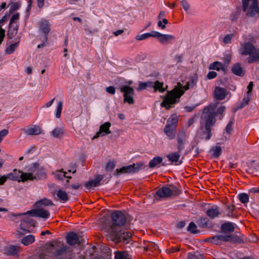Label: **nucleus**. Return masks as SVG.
<instances>
[{"instance_id": "f257e3e1", "label": "nucleus", "mask_w": 259, "mask_h": 259, "mask_svg": "<svg viewBox=\"0 0 259 259\" xmlns=\"http://www.w3.org/2000/svg\"><path fill=\"white\" fill-rule=\"evenodd\" d=\"M111 218L112 225L107 230L109 238L115 242L128 243L131 241V234L117 228L125 224L126 221L125 214L120 211L114 210L111 214Z\"/></svg>"}, {"instance_id": "f03ea898", "label": "nucleus", "mask_w": 259, "mask_h": 259, "mask_svg": "<svg viewBox=\"0 0 259 259\" xmlns=\"http://www.w3.org/2000/svg\"><path fill=\"white\" fill-rule=\"evenodd\" d=\"M214 114L212 107L203 109L198 130V135L201 139L207 141L211 138L212 127L216 122Z\"/></svg>"}, {"instance_id": "7ed1b4c3", "label": "nucleus", "mask_w": 259, "mask_h": 259, "mask_svg": "<svg viewBox=\"0 0 259 259\" xmlns=\"http://www.w3.org/2000/svg\"><path fill=\"white\" fill-rule=\"evenodd\" d=\"M189 89V83L183 86L179 82L177 87H176L170 91H167L163 101L160 104L161 106L164 107L166 109L169 110L172 107V105L175 104L180 101V97L184 94L185 91Z\"/></svg>"}, {"instance_id": "20e7f679", "label": "nucleus", "mask_w": 259, "mask_h": 259, "mask_svg": "<svg viewBox=\"0 0 259 259\" xmlns=\"http://www.w3.org/2000/svg\"><path fill=\"white\" fill-rule=\"evenodd\" d=\"M189 89V83L183 86L179 82L177 87H176L170 91H167L163 101L160 104L161 106L164 107L166 109L169 110L172 107V105L175 104L180 101V97L184 94L185 91Z\"/></svg>"}, {"instance_id": "39448f33", "label": "nucleus", "mask_w": 259, "mask_h": 259, "mask_svg": "<svg viewBox=\"0 0 259 259\" xmlns=\"http://www.w3.org/2000/svg\"><path fill=\"white\" fill-rule=\"evenodd\" d=\"M239 53L242 56H248L247 60L249 64L259 61V49L250 42L241 43Z\"/></svg>"}, {"instance_id": "423d86ee", "label": "nucleus", "mask_w": 259, "mask_h": 259, "mask_svg": "<svg viewBox=\"0 0 259 259\" xmlns=\"http://www.w3.org/2000/svg\"><path fill=\"white\" fill-rule=\"evenodd\" d=\"M55 251L54 254L57 259H71V251L70 247L60 242H56L51 245Z\"/></svg>"}, {"instance_id": "0eeeda50", "label": "nucleus", "mask_w": 259, "mask_h": 259, "mask_svg": "<svg viewBox=\"0 0 259 259\" xmlns=\"http://www.w3.org/2000/svg\"><path fill=\"white\" fill-rule=\"evenodd\" d=\"M242 4L243 11L246 12V17H253L257 15L259 18L257 0H242Z\"/></svg>"}, {"instance_id": "6e6552de", "label": "nucleus", "mask_w": 259, "mask_h": 259, "mask_svg": "<svg viewBox=\"0 0 259 259\" xmlns=\"http://www.w3.org/2000/svg\"><path fill=\"white\" fill-rule=\"evenodd\" d=\"M30 172L26 174L25 176L28 177V180L32 181L33 180H38L45 179L47 175L43 167H40L37 162L33 163L29 169Z\"/></svg>"}, {"instance_id": "1a4fd4ad", "label": "nucleus", "mask_w": 259, "mask_h": 259, "mask_svg": "<svg viewBox=\"0 0 259 259\" xmlns=\"http://www.w3.org/2000/svg\"><path fill=\"white\" fill-rule=\"evenodd\" d=\"M181 193V191L174 185H170L169 187H162L156 191L155 198H165L170 196H178Z\"/></svg>"}, {"instance_id": "9d476101", "label": "nucleus", "mask_w": 259, "mask_h": 259, "mask_svg": "<svg viewBox=\"0 0 259 259\" xmlns=\"http://www.w3.org/2000/svg\"><path fill=\"white\" fill-rule=\"evenodd\" d=\"M208 239L211 243L216 245H221L223 242H226L236 243L240 241V239L238 237L232 235H215Z\"/></svg>"}, {"instance_id": "9b49d317", "label": "nucleus", "mask_w": 259, "mask_h": 259, "mask_svg": "<svg viewBox=\"0 0 259 259\" xmlns=\"http://www.w3.org/2000/svg\"><path fill=\"white\" fill-rule=\"evenodd\" d=\"M120 90L123 93L124 102L133 104L134 103L133 96L135 95L134 89L128 85H123L120 88Z\"/></svg>"}, {"instance_id": "f8f14e48", "label": "nucleus", "mask_w": 259, "mask_h": 259, "mask_svg": "<svg viewBox=\"0 0 259 259\" xmlns=\"http://www.w3.org/2000/svg\"><path fill=\"white\" fill-rule=\"evenodd\" d=\"M27 214H30L32 217H37L46 219H48L50 215V213L48 210H45L43 208H39L38 207L37 209L28 211L26 213L18 214L13 213L12 215L17 217L26 215Z\"/></svg>"}, {"instance_id": "ddd939ff", "label": "nucleus", "mask_w": 259, "mask_h": 259, "mask_svg": "<svg viewBox=\"0 0 259 259\" xmlns=\"http://www.w3.org/2000/svg\"><path fill=\"white\" fill-rule=\"evenodd\" d=\"M26 174H27V173L23 172L21 170L14 169L13 172L9 174L7 177L8 179H10L13 181H18V182L21 181L22 182H25L28 180V179H27L28 177L26 176Z\"/></svg>"}, {"instance_id": "4468645a", "label": "nucleus", "mask_w": 259, "mask_h": 259, "mask_svg": "<svg viewBox=\"0 0 259 259\" xmlns=\"http://www.w3.org/2000/svg\"><path fill=\"white\" fill-rule=\"evenodd\" d=\"M155 38H157L158 40L163 45L172 43L175 40V36L170 34H162L159 32L155 31Z\"/></svg>"}, {"instance_id": "2eb2a0df", "label": "nucleus", "mask_w": 259, "mask_h": 259, "mask_svg": "<svg viewBox=\"0 0 259 259\" xmlns=\"http://www.w3.org/2000/svg\"><path fill=\"white\" fill-rule=\"evenodd\" d=\"M143 165L142 163H134L125 166H123L119 169H116L118 173H131L136 172L139 171L140 168Z\"/></svg>"}, {"instance_id": "dca6fc26", "label": "nucleus", "mask_w": 259, "mask_h": 259, "mask_svg": "<svg viewBox=\"0 0 259 259\" xmlns=\"http://www.w3.org/2000/svg\"><path fill=\"white\" fill-rule=\"evenodd\" d=\"M21 250V248L19 246L10 245L4 247L3 253L8 256H18Z\"/></svg>"}, {"instance_id": "f3484780", "label": "nucleus", "mask_w": 259, "mask_h": 259, "mask_svg": "<svg viewBox=\"0 0 259 259\" xmlns=\"http://www.w3.org/2000/svg\"><path fill=\"white\" fill-rule=\"evenodd\" d=\"M111 123L109 122H106L100 126L99 131L96 133V135L93 137V139L98 138L100 137H103L111 133L109 128Z\"/></svg>"}, {"instance_id": "a211bd4d", "label": "nucleus", "mask_w": 259, "mask_h": 259, "mask_svg": "<svg viewBox=\"0 0 259 259\" xmlns=\"http://www.w3.org/2000/svg\"><path fill=\"white\" fill-rule=\"evenodd\" d=\"M39 30L44 33V36H48L51 30V24L47 20H41L38 23Z\"/></svg>"}, {"instance_id": "6ab92c4d", "label": "nucleus", "mask_w": 259, "mask_h": 259, "mask_svg": "<svg viewBox=\"0 0 259 259\" xmlns=\"http://www.w3.org/2000/svg\"><path fill=\"white\" fill-rule=\"evenodd\" d=\"M227 95V90L223 88L217 87L214 91V98L219 100L224 99Z\"/></svg>"}, {"instance_id": "aec40b11", "label": "nucleus", "mask_w": 259, "mask_h": 259, "mask_svg": "<svg viewBox=\"0 0 259 259\" xmlns=\"http://www.w3.org/2000/svg\"><path fill=\"white\" fill-rule=\"evenodd\" d=\"M103 179V176L99 175L96 177L94 180L89 181L84 184V186L87 189H90L92 187H95L100 185L101 181Z\"/></svg>"}, {"instance_id": "412c9836", "label": "nucleus", "mask_w": 259, "mask_h": 259, "mask_svg": "<svg viewBox=\"0 0 259 259\" xmlns=\"http://www.w3.org/2000/svg\"><path fill=\"white\" fill-rule=\"evenodd\" d=\"M206 213L210 219H213L218 217L221 213L219 207L217 205H213L207 210Z\"/></svg>"}, {"instance_id": "4be33fe9", "label": "nucleus", "mask_w": 259, "mask_h": 259, "mask_svg": "<svg viewBox=\"0 0 259 259\" xmlns=\"http://www.w3.org/2000/svg\"><path fill=\"white\" fill-rule=\"evenodd\" d=\"M67 242L70 245H73L76 244H80L79 238L76 233L71 232L67 236Z\"/></svg>"}, {"instance_id": "5701e85b", "label": "nucleus", "mask_w": 259, "mask_h": 259, "mask_svg": "<svg viewBox=\"0 0 259 259\" xmlns=\"http://www.w3.org/2000/svg\"><path fill=\"white\" fill-rule=\"evenodd\" d=\"M24 133L27 135H38L41 132V130L40 126L34 125L27 129L24 130Z\"/></svg>"}, {"instance_id": "b1692460", "label": "nucleus", "mask_w": 259, "mask_h": 259, "mask_svg": "<svg viewBox=\"0 0 259 259\" xmlns=\"http://www.w3.org/2000/svg\"><path fill=\"white\" fill-rule=\"evenodd\" d=\"M217 104L210 105L207 107H205L204 108H208L212 107V108L214 110V118L215 119V117L219 115H222L223 113L224 112L226 107L225 106L221 105L219 107H217Z\"/></svg>"}, {"instance_id": "393cba45", "label": "nucleus", "mask_w": 259, "mask_h": 259, "mask_svg": "<svg viewBox=\"0 0 259 259\" xmlns=\"http://www.w3.org/2000/svg\"><path fill=\"white\" fill-rule=\"evenodd\" d=\"M221 230L225 233L233 232L235 230L234 225L231 222L225 223L221 225Z\"/></svg>"}, {"instance_id": "a878e982", "label": "nucleus", "mask_w": 259, "mask_h": 259, "mask_svg": "<svg viewBox=\"0 0 259 259\" xmlns=\"http://www.w3.org/2000/svg\"><path fill=\"white\" fill-rule=\"evenodd\" d=\"M164 133L169 140H172L175 138L176 128L165 125L164 128Z\"/></svg>"}, {"instance_id": "bb28decb", "label": "nucleus", "mask_w": 259, "mask_h": 259, "mask_svg": "<svg viewBox=\"0 0 259 259\" xmlns=\"http://www.w3.org/2000/svg\"><path fill=\"white\" fill-rule=\"evenodd\" d=\"M179 118L176 114L171 115L167 121L166 126L177 128Z\"/></svg>"}, {"instance_id": "cd10ccee", "label": "nucleus", "mask_w": 259, "mask_h": 259, "mask_svg": "<svg viewBox=\"0 0 259 259\" xmlns=\"http://www.w3.org/2000/svg\"><path fill=\"white\" fill-rule=\"evenodd\" d=\"M32 219L27 217L26 219H23L21 223L20 224V231H19L18 232L20 234H23V232H29V230H27L25 229V226L24 225L25 223H27L28 224L32 225Z\"/></svg>"}, {"instance_id": "c85d7f7f", "label": "nucleus", "mask_w": 259, "mask_h": 259, "mask_svg": "<svg viewBox=\"0 0 259 259\" xmlns=\"http://www.w3.org/2000/svg\"><path fill=\"white\" fill-rule=\"evenodd\" d=\"M64 132L63 127H56L51 132V135L55 138L60 139L63 136Z\"/></svg>"}, {"instance_id": "c756f323", "label": "nucleus", "mask_w": 259, "mask_h": 259, "mask_svg": "<svg viewBox=\"0 0 259 259\" xmlns=\"http://www.w3.org/2000/svg\"><path fill=\"white\" fill-rule=\"evenodd\" d=\"M180 156V153L178 152H172L166 155V157L168 158V160L170 161L171 163L175 164L179 162Z\"/></svg>"}, {"instance_id": "7c9ffc66", "label": "nucleus", "mask_w": 259, "mask_h": 259, "mask_svg": "<svg viewBox=\"0 0 259 259\" xmlns=\"http://www.w3.org/2000/svg\"><path fill=\"white\" fill-rule=\"evenodd\" d=\"M232 71L234 74L238 76H242L244 74L241 65L239 63L234 64L232 68Z\"/></svg>"}, {"instance_id": "2f4dec72", "label": "nucleus", "mask_w": 259, "mask_h": 259, "mask_svg": "<svg viewBox=\"0 0 259 259\" xmlns=\"http://www.w3.org/2000/svg\"><path fill=\"white\" fill-rule=\"evenodd\" d=\"M35 205L36 207H39L42 205L51 206L53 205V202L50 199L47 198H44L37 201Z\"/></svg>"}, {"instance_id": "473e14b6", "label": "nucleus", "mask_w": 259, "mask_h": 259, "mask_svg": "<svg viewBox=\"0 0 259 259\" xmlns=\"http://www.w3.org/2000/svg\"><path fill=\"white\" fill-rule=\"evenodd\" d=\"M66 172L64 171L63 168L60 170H57L53 172V175L54 176L55 179L58 181L62 180L66 177Z\"/></svg>"}, {"instance_id": "72a5a7b5", "label": "nucleus", "mask_w": 259, "mask_h": 259, "mask_svg": "<svg viewBox=\"0 0 259 259\" xmlns=\"http://www.w3.org/2000/svg\"><path fill=\"white\" fill-rule=\"evenodd\" d=\"M9 29L7 32V36L10 39H12L14 36H15L17 33L18 29V26L16 25L13 26L11 25V26L9 25Z\"/></svg>"}, {"instance_id": "f704fd0d", "label": "nucleus", "mask_w": 259, "mask_h": 259, "mask_svg": "<svg viewBox=\"0 0 259 259\" xmlns=\"http://www.w3.org/2000/svg\"><path fill=\"white\" fill-rule=\"evenodd\" d=\"M57 196L59 200L63 202H65L69 199V197L65 191L59 190L57 192Z\"/></svg>"}, {"instance_id": "c9c22d12", "label": "nucleus", "mask_w": 259, "mask_h": 259, "mask_svg": "<svg viewBox=\"0 0 259 259\" xmlns=\"http://www.w3.org/2000/svg\"><path fill=\"white\" fill-rule=\"evenodd\" d=\"M35 241V237L33 235H28L23 237L21 240V242L24 245H28L33 243Z\"/></svg>"}, {"instance_id": "e433bc0d", "label": "nucleus", "mask_w": 259, "mask_h": 259, "mask_svg": "<svg viewBox=\"0 0 259 259\" xmlns=\"http://www.w3.org/2000/svg\"><path fill=\"white\" fill-rule=\"evenodd\" d=\"M162 160V158L159 156L154 157L150 161L149 166L150 168H153L161 163Z\"/></svg>"}, {"instance_id": "4c0bfd02", "label": "nucleus", "mask_w": 259, "mask_h": 259, "mask_svg": "<svg viewBox=\"0 0 259 259\" xmlns=\"http://www.w3.org/2000/svg\"><path fill=\"white\" fill-rule=\"evenodd\" d=\"M155 32L154 31H152L150 33H146L141 35H138L136 37V39L137 40H142L146 39L150 37H155Z\"/></svg>"}, {"instance_id": "58836bf2", "label": "nucleus", "mask_w": 259, "mask_h": 259, "mask_svg": "<svg viewBox=\"0 0 259 259\" xmlns=\"http://www.w3.org/2000/svg\"><path fill=\"white\" fill-rule=\"evenodd\" d=\"M211 151L213 157L218 158L222 153V149L221 146L217 145L211 148Z\"/></svg>"}, {"instance_id": "ea45409f", "label": "nucleus", "mask_w": 259, "mask_h": 259, "mask_svg": "<svg viewBox=\"0 0 259 259\" xmlns=\"http://www.w3.org/2000/svg\"><path fill=\"white\" fill-rule=\"evenodd\" d=\"M163 82L156 80L154 82V92L158 91L160 93H163L165 89L163 87Z\"/></svg>"}, {"instance_id": "a19ab883", "label": "nucleus", "mask_w": 259, "mask_h": 259, "mask_svg": "<svg viewBox=\"0 0 259 259\" xmlns=\"http://www.w3.org/2000/svg\"><path fill=\"white\" fill-rule=\"evenodd\" d=\"M115 259H130L126 252H115Z\"/></svg>"}, {"instance_id": "79ce46f5", "label": "nucleus", "mask_w": 259, "mask_h": 259, "mask_svg": "<svg viewBox=\"0 0 259 259\" xmlns=\"http://www.w3.org/2000/svg\"><path fill=\"white\" fill-rule=\"evenodd\" d=\"M210 68L219 71L220 70H224V66L221 62L217 61L211 64Z\"/></svg>"}, {"instance_id": "37998d69", "label": "nucleus", "mask_w": 259, "mask_h": 259, "mask_svg": "<svg viewBox=\"0 0 259 259\" xmlns=\"http://www.w3.org/2000/svg\"><path fill=\"white\" fill-rule=\"evenodd\" d=\"M240 201L242 203H246L249 201V195L246 193H241L238 195Z\"/></svg>"}, {"instance_id": "c03bdc74", "label": "nucleus", "mask_w": 259, "mask_h": 259, "mask_svg": "<svg viewBox=\"0 0 259 259\" xmlns=\"http://www.w3.org/2000/svg\"><path fill=\"white\" fill-rule=\"evenodd\" d=\"M18 45V42H16L13 44H11L6 49V53L8 54H12L15 49L17 48Z\"/></svg>"}, {"instance_id": "a18cd8bd", "label": "nucleus", "mask_w": 259, "mask_h": 259, "mask_svg": "<svg viewBox=\"0 0 259 259\" xmlns=\"http://www.w3.org/2000/svg\"><path fill=\"white\" fill-rule=\"evenodd\" d=\"M196 229L197 226L194 223L192 222L189 224L187 229L189 232L194 234L199 232V231L197 230Z\"/></svg>"}, {"instance_id": "49530a36", "label": "nucleus", "mask_w": 259, "mask_h": 259, "mask_svg": "<svg viewBox=\"0 0 259 259\" xmlns=\"http://www.w3.org/2000/svg\"><path fill=\"white\" fill-rule=\"evenodd\" d=\"M20 7V4L19 2L13 3L10 8L9 13L10 14H13L15 11L18 10Z\"/></svg>"}, {"instance_id": "de8ad7c7", "label": "nucleus", "mask_w": 259, "mask_h": 259, "mask_svg": "<svg viewBox=\"0 0 259 259\" xmlns=\"http://www.w3.org/2000/svg\"><path fill=\"white\" fill-rule=\"evenodd\" d=\"M63 107V103L61 101H59L58 103V105L57 107V111L56 113V116L57 118H60L61 114V112Z\"/></svg>"}, {"instance_id": "09e8293b", "label": "nucleus", "mask_w": 259, "mask_h": 259, "mask_svg": "<svg viewBox=\"0 0 259 259\" xmlns=\"http://www.w3.org/2000/svg\"><path fill=\"white\" fill-rule=\"evenodd\" d=\"M186 139L185 132L183 130L180 131L177 137V141H185Z\"/></svg>"}, {"instance_id": "8fccbe9b", "label": "nucleus", "mask_w": 259, "mask_h": 259, "mask_svg": "<svg viewBox=\"0 0 259 259\" xmlns=\"http://www.w3.org/2000/svg\"><path fill=\"white\" fill-rule=\"evenodd\" d=\"M251 94H247L244 96L241 104V107L242 108L244 106L247 105L250 100Z\"/></svg>"}, {"instance_id": "3c124183", "label": "nucleus", "mask_w": 259, "mask_h": 259, "mask_svg": "<svg viewBox=\"0 0 259 259\" xmlns=\"http://www.w3.org/2000/svg\"><path fill=\"white\" fill-rule=\"evenodd\" d=\"M208 220L207 218H201L199 222V226L202 228L207 226Z\"/></svg>"}, {"instance_id": "603ef678", "label": "nucleus", "mask_w": 259, "mask_h": 259, "mask_svg": "<svg viewBox=\"0 0 259 259\" xmlns=\"http://www.w3.org/2000/svg\"><path fill=\"white\" fill-rule=\"evenodd\" d=\"M115 166V163L114 161H109L106 164L105 168L106 170L111 171L114 168Z\"/></svg>"}, {"instance_id": "864d4df0", "label": "nucleus", "mask_w": 259, "mask_h": 259, "mask_svg": "<svg viewBox=\"0 0 259 259\" xmlns=\"http://www.w3.org/2000/svg\"><path fill=\"white\" fill-rule=\"evenodd\" d=\"M226 208L228 210L227 216L232 217L233 215V212L235 209V206L234 205H227Z\"/></svg>"}, {"instance_id": "5fc2aeb1", "label": "nucleus", "mask_w": 259, "mask_h": 259, "mask_svg": "<svg viewBox=\"0 0 259 259\" xmlns=\"http://www.w3.org/2000/svg\"><path fill=\"white\" fill-rule=\"evenodd\" d=\"M234 36V35L233 34H227L225 35L223 39V42L225 44H228L231 43V40Z\"/></svg>"}, {"instance_id": "6e6d98bb", "label": "nucleus", "mask_w": 259, "mask_h": 259, "mask_svg": "<svg viewBox=\"0 0 259 259\" xmlns=\"http://www.w3.org/2000/svg\"><path fill=\"white\" fill-rule=\"evenodd\" d=\"M185 141H177V152L179 153H181L182 151L184 149V143Z\"/></svg>"}, {"instance_id": "4d7b16f0", "label": "nucleus", "mask_w": 259, "mask_h": 259, "mask_svg": "<svg viewBox=\"0 0 259 259\" xmlns=\"http://www.w3.org/2000/svg\"><path fill=\"white\" fill-rule=\"evenodd\" d=\"M69 180H67L66 181V184H65V187L66 188H69L71 187L72 189H75V190H77L79 189V188L80 187V185L79 184H73L72 185H70L69 184Z\"/></svg>"}, {"instance_id": "13d9d810", "label": "nucleus", "mask_w": 259, "mask_h": 259, "mask_svg": "<svg viewBox=\"0 0 259 259\" xmlns=\"http://www.w3.org/2000/svg\"><path fill=\"white\" fill-rule=\"evenodd\" d=\"M233 124V122L232 121H230L227 125L226 127V133L230 134L232 131V125Z\"/></svg>"}, {"instance_id": "bf43d9fd", "label": "nucleus", "mask_w": 259, "mask_h": 259, "mask_svg": "<svg viewBox=\"0 0 259 259\" xmlns=\"http://www.w3.org/2000/svg\"><path fill=\"white\" fill-rule=\"evenodd\" d=\"M19 18V13H16L14 15L12 16L11 17L10 22V25L11 26V25H13V22L16 20H18Z\"/></svg>"}, {"instance_id": "052dcab7", "label": "nucleus", "mask_w": 259, "mask_h": 259, "mask_svg": "<svg viewBox=\"0 0 259 259\" xmlns=\"http://www.w3.org/2000/svg\"><path fill=\"white\" fill-rule=\"evenodd\" d=\"M8 133L9 131L7 129H4L0 131V143L3 140V138L7 136Z\"/></svg>"}, {"instance_id": "680f3d73", "label": "nucleus", "mask_w": 259, "mask_h": 259, "mask_svg": "<svg viewBox=\"0 0 259 259\" xmlns=\"http://www.w3.org/2000/svg\"><path fill=\"white\" fill-rule=\"evenodd\" d=\"M5 36V30L2 28V26H0V45L3 42Z\"/></svg>"}, {"instance_id": "e2e57ef3", "label": "nucleus", "mask_w": 259, "mask_h": 259, "mask_svg": "<svg viewBox=\"0 0 259 259\" xmlns=\"http://www.w3.org/2000/svg\"><path fill=\"white\" fill-rule=\"evenodd\" d=\"M105 90L107 93H108L111 95H114L115 93V89L113 86H110V87H107L106 88Z\"/></svg>"}, {"instance_id": "0e129e2a", "label": "nucleus", "mask_w": 259, "mask_h": 259, "mask_svg": "<svg viewBox=\"0 0 259 259\" xmlns=\"http://www.w3.org/2000/svg\"><path fill=\"white\" fill-rule=\"evenodd\" d=\"M181 3L183 9L186 11H188L190 8V6L186 0H182Z\"/></svg>"}, {"instance_id": "69168bd1", "label": "nucleus", "mask_w": 259, "mask_h": 259, "mask_svg": "<svg viewBox=\"0 0 259 259\" xmlns=\"http://www.w3.org/2000/svg\"><path fill=\"white\" fill-rule=\"evenodd\" d=\"M217 72L213 71H209L207 75V77L208 79H213V78H215L217 76Z\"/></svg>"}, {"instance_id": "338daca9", "label": "nucleus", "mask_w": 259, "mask_h": 259, "mask_svg": "<svg viewBox=\"0 0 259 259\" xmlns=\"http://www.w3.org/2000/svg\"><path fill=\"white\" fill-rule=\"evenodd\" d=\"M48 39V38L47 36H44L43 37V38L42 39V43L40 44V45H38L37 46V48H44L46 46V43L47 42Z\"/></svg>"}, {"instance_id": "774afa93", "label": "nucleus", "mask_w": 259, "mask_h": 259, "mask_svg": "<svg viewBox=\"0 0 259 259\" xmlns=\"http://www.w3.org/2000/svg\"><path fill=\"white\" fill-rule=\"evenodd\" d=\"M48 39V38L47 36H44L43 37V38L42 39V43L40 44V45H38L37 46V48H44L46 46V43L47 42Z\"/></svg>"}]
</instances>
